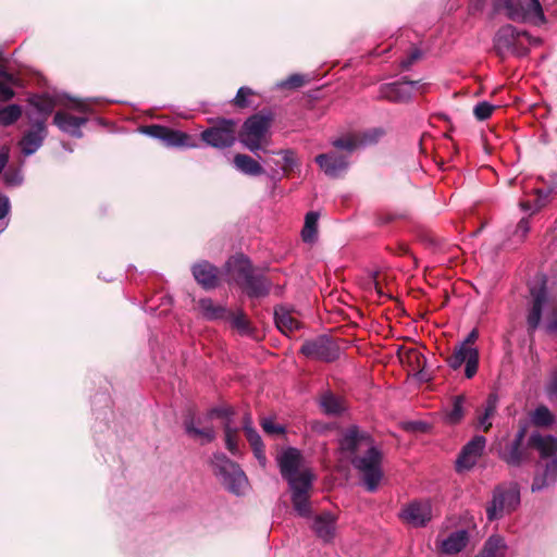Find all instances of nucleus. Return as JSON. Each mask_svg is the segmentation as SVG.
I'll return each instance as SVG.
<instances>
[{
	"label": "nucleus",
	"mask_w": 557,
	"mask_h": 557,
	"mask_svg": "<svg viewBox=\"0 0 557 557\" xmlns=\"http://www.w3.org/2000/svg\"><path fill=\"white\" fill-rule=\"evenodd\" d=\"M552 190L550 189H536L535 190V198L533 201H522L520 203L522 210L524 211H532L535 212L540 210L542 207H544L549 198Z\"/></svg>",
	"instance_id": "obj_36"
},
{
	"label": "nucleus",
	"mask_w": 557,
	"mask_h": 557,
	"mask_svg": "<svg viewBox=\"0 0 557 557\" xmlns=\"http://www.w3.org/2000/svg\"><path fill=\"white\" fill-rule=\"evenodd\" d=\"M304 83H305V77L302 75L293 74L288 78H286L285 81L281 82L278 84V87H282V88H298V87L302 86Z\"/></svg>",
	"instance_id": "obj_51"
},
{
	"label": "nucleus",
	"mask_w": 557,
	"mask_h": 557,
	"mask_svg": "<svg viewBox=\"0 0 557 557\" xmlns=\"http://www.w3.org/2000/svg\"><path fill=\"white\" fill-rule=\"evenodd\" d=\"M201 139L214 148H228L236 140V122L223 119L210 128L201 133Z\"/></svg>",
	"instance_id": "obj_12"
},
{
	"label": "nucleus",
	"mask_w": 557,
	"mask_h": 557,
	"mask_svg": "<svg viewBox=\"0 0 557 557\" xmlns=\"http://www.w3.org/2000/svg\"><path fill=\"white\" fill-rule=\"evenodd\" d=\"M71 111L88 113L90 104L87 100L72 99L64 109L55 112L53 117L54 125L63 133L76 138L83 137L82 127L88 122L87 116H76Z\"/></svg>",
	"instance_id": "obj_8"
},
{
	"label": "nucleus",
	"mask_w": 557,
	"mask_h": 557,
	"mask_svg": "<svg viewBox=\"0 0 557 557\" xmlns=\"http://www.w3.org/2000/svg\"><path fill=\"white\" fill-rule=\"evenodd\" d=\"M32 103L41 116L38 121H45L57 106L55 101L49 96H37L32 100Z\"/></svg>",
	"instance_id": "obj_37"
},
{
	"label": "nucleus",
	"mask_w": 557,
	"mask_h": 557,
	"mask_svg": "<svg viewBox=\"0 0 557 557\" xmlns=\"http://www.w3.org/2000/svg\"><path fill=\"white\" fill-rule=\"evenodd\" d=\"M243 429L251 447L263 444L261 436L252 426L251 418L248 414L245 416Z\"/></svg>",
	"instance_id": "obj_41"
},
{
	"label": "nucleus",
	"mask_w": 557,
	"mask_h": 557,
	"mask_svg": "<svg viewBox=\"0 0 557 557\" xmlns=\"http://www.w3.org/2000/svg\"><path fill=\"white\" fill-rule=\"evenodd\" d=\"M251 95H253L252 89H250L249 87H240L238 89L235 98L233 99V102L236 107L246 108V107L250 106V102L248 101V97Z\"/></svg>",
	"instance_id": "obj_47"
},
{
	"label": "nucleus",
	"mask_w": 557,
	"mask_h": 557,
	"mask_svg": "<svg viewBox=\"0 0 557 557\" xmlns=\"http://www.w3.org/2000/svg\"><path fill=\"white\" fill-rule=\"evenodd\" d=\"M270 114L257 113L248 117L238 134L239 141L251 152L262 149L271 127Z\"/></svg>",
	"instance_id": "obj_10"
},
{
	"label": "nucleus",
	"mask_w": 557,
	"mask_h": 557,
	"mask_svg": "<svg viewBox=\"0 0 557 557\" xmlns=\"http://www.w3.org/2000/svg\"><path fill=\"white\" fill-rule=\"evenodd\" d=\"M421 57V51L419 49H413L411 53L400 62V65L404 70H408L418 59Z\"/></svg>",
	"instance_id": "obj_55"
},
{
	"label": "nucleus",
	"mask_w": 557,
	"mask_h": 557,
	"mask_svg": "<svg viewBox=\"0 0 557 557\" xmlns=\"http://www.w3.org/2000/svg\"><path fill=\"white\" fill-rule=\"evenodd\" d=\"M531 422L536 426H549L555 422L552 411L544 405L534 409L530 416Z\"/></svg>",
	"instance_id": "obj_35"
},
{
	"label": "nucleus",
	"mask_w": 557,
	"mask_h": 557,
	"mask_svg": "<svg viewBox=\"0 0 557 557\" xmlns=\"http://www.w3.org/2000/svg\"><path fill=\"white\" fill-rule=\"evenodd\" d=\"M492 417L487 416L485 412L481 414L478 419L479 426L483 429L484 432H486L492 426Z\"/></svg>",
	"instance_id": "obj_57"
},
{
	"label": "nucleus",
	"mask_w": 557,
	"mask_h": 557,
	"mask_svg": "<svg viewBox=\"0 0 557 557\" xmlns=\"http://www.w3.org/2000/svg\"><path fill=\"white\" fill-rule=\"evenodd\" d=\"M9 160V148L5 146L0 147V173L5 168Z\"/></svg>",
	"instance_id": "obj_59"
},
{
	"label": "nucleus",
	"mask_w": 557,
	"mask_h": 557,
	"mask_svg": "<svg viewBox=\"0 0 557 557\" xmlns=\"http://www.w3.org/2000/svg\"><path fill=\"white\" fill-rule=\"evenodd\" d=\"M319 214L310 211L306 214L301 237L306 243H312L317 238Z\"/></svg>",
	"instance_id": "obj_34"
},
{
	"label": "nucleus",
	"mask_w": 557,
	"mask_h": 557,
	"mask_svg": "<svg viewBox=\"0 0 557 557\" xmlns=\"http://www.w3.org/2000/svg\"><path fill=\"white\" fill-rule=\"evenodd\" d=\"M468 542V531L457 530L442 541L441 550L447 555L458 554L467 546Z\"/></svg>",
	"instance_id": "obj_28"
},
{
	"label": "nucleus",
	"mask_w": 557,
	"mask_h": 557,
	"mask_svg": "<svg viewBox=\"0 0 557 557\" xmlns=\"http://www.w3.org/2000/svg\"><path fill=\"white\" fill-rule=\"evenodd\" d=\"M529 445L539 451L540 461H546L557 457V437L541 432H532Z\"/></svg>",
	"instance_id": "obj_21"
},
{
	"label": "nucleus",
	"mask_w": 557,
	"mask_h": 557,
	"mask_svg": "<svg viewBox=\"0 0 557 557\" xmlns=\"http://www.w3.org/2000/svg\"><path fill=\"white\" fill-rule=\"evenodd\" d=\"M9 226V220H0V234Z\"/></svg>",
	"instance_id": "obj_61"
},
{
	"label": "nucleus",
	"mask_w": 557,
	"mask_h": 557,
	"mask_svg": "<svg viewBox=\"0 0 557 557\" xmlns=\"http://www.w3.org/2000/svg\"><path fill=\"white\" fill-rule=\"evenodd\" d=\"M201 314L208 320H225L228 310L210 298L200 299L198 302Z\"/></svg>",
	"instance_id": "obj_32"
},
{
	"label": "nucleus",
	"mask_w": 557,
	"mask_h": 557,
	"mask_svg": "<svg viewBox=\"0 0 557 557\" xmlns=\"http://www.w3.org/2000/svg\"><path fill=\"white\" fill-rule=\"evenodd\" d=\"M419 87V81L403 79L381 85L379 96L392 102H407Z\"/></svg>",
	"instance_id": "obj_15"
},
{
	"label": "nucleus",
	"mask_w": 557,
	"mask_h": 557,
	"mask_svg": "<svg viewBox=\"0 0 557 557\" xmlns=\"http://www.w3.org/2000/svg\"><path fill=\"white\" fill-rule=\"evenodd\" d=\"M544 392L549 401L557 400V369L550 371L544 386Z\"/></svg>",
	"instance_id": "obj_43"
},
{
	"label": "nucleus",
	"mask_w": 557,
	"mask_h": 557,
	"mask_svg": "<svg viewBox=\"0 0 557 557\" xmlns=\"http://www.w3.org/2000/svg\"><path fill=\"white\" fill-rule=\"evenodd\" d=\"M143 133L160 139L168 147L196 148L197 145L190 140L189 135L184 132L171 129L162 125H150L143 128Z\"/></svg>",
	"instance_id": "obj_13"
},
{
	"label": "nucleus",
	"mask_w": 557,
	"mask_h": 557,
	"mask_svg": "<svg viewBox=\"0 0 557 557\" xmlns=\"http://www.w3.org/2000/svg\"><path fill=\"white\" fill-rule=\"evenodd\" d=\"M525 431L520 429L515 438L508 443L500 451L499 457L511 467H519L525 458L524 449L522 447Z\"/></svg>",
	"instance_id": "obj_23"
},
{
	"label": "nucleus",
	"mask_w": 557,
	"mask_h": 557,
	"mask_svg": "<svg viewBox=\"0 0 557 557\" xmlns=\"http://www.w3.org/2000/svg\"><path fill=\"white\" fill-rule=\"evenodd\" d=\"M507 549L505 537L493 534L484 542L481 552L475 557H506Z\"/></svg>",
	"instance_id": "obj_29"
},
{
	"label": "nucleus",
	"mask_w": 557,
	"mask_h": 557,
	"mask_svg": "<svg viewBox=\"0 0 557 557\" xmlns=\"http://www.w3.org/2000/svg\"><path fill=\"white\" fill-rule=\"evenodd\" d=\"M530 231V223L527 218H522L516 226L513 232V242L521 243Z\"/></svg>",
	"instance_id": "obj_48"
},
{
	"label": "nucleus",
	"mask_w": 557,
	"mask_h": 557,
	"mask_svg": "<svg viewBox=\"0 0 557 557\" xmlns=\"http://www.w3.org/2000/svg\"><path fill=\"white\" fill-rule=\"evenodd\" d=\"M496 409H497V396L494 394H491L486 400V404L484 407V412L487 416L493 418L496 412Z\"/></svg>",
	"instance_id": "obj_54"
},
{
	"label": "nucleus",
	"mask_w": 557,
	"mask_h": 557,
	"mask_svg": "<svg viewBox=\"0 0 557 557\" xmlns=\"http://www.w3.org/2000/svg\"><path fill=\"white\" fill-rule=\"evenodd\" d=\"M228 278L234 281L249 298H261L269 294L271 282L260 269L252 267L243 255L234 256L225 263Z\"/></svg>",
	"instance_id": "obj_2"
},
{
	"label": "nucleus",
	"mask_w": 557,
	"mask_h": 557,
	"mask_svg": "<svg viewBox=\"0 0 557 557\" xmlns=\"http://www.w3.org/2000/svg\"><path fill=\"white\" fill-rule=\"evenodd\" d=\"M339 449L359 473L366 490L375 492L383 479V454L371 435L352 425L343 432Z\"/></svg>",
	"instance_id": "obj_1"
},
{
	"label": "nucleus",
	"mask_w": 557,
	"mask_h": 557,
	"mask_svg": "<svg viewBox=\"0 0 557 557\" xmlns=\"http://www.w3.org/2000/svg\"><path fill=\"white\" fill-rule=\"evenodd\" d=\"M276 153L281 154L283 158V162H284L283 170L284 171L292 170L298 165L296 154L293 150H290V149L280 150Z\"/></svg>",
	"instance_id": "obj_49"
},
{
	"label": "nucleus",
	"mask_w": 557,
	"mask_h": 557,
	"mask_svg": "<svg viewBox=\"0 0 557 557\" xmlns=\"http://www.w3.org/2000/svg\"><path fill=\"white\" fill-rule=\"evenodd\" d=\"M463 396H457L454 400L453 408L447 414V419L450 423H457L461 420L463 416Z\"/></svg>",
	"instance_id": "obj_44"
},
{
	"label": "nucleus",
	"mask_w": 557,
	"mask_h": 557,
	"mask_svg": "<svg viewBox=\"0 0 557 557\" xmlns=\"http://www.w3.org/2000/svg\"><path fill=\"white\" fill-rule=\"evenodd\" d=\"M251 448H252V451H253V455H255L256 459L258 460L260 466L262 468H264L267 466V457H265V454H264V446H263V444L253 446Z\"/></svg>",
	"instance_id": "obj_56"
},
{
	"label": "nucleus",
	"mask_w": 557,
	"mask_h": 557,
	"mask_svg": "<svg viewBox=\"0 0 557 557\" xmlns=\"http://www.w3.org/2000/svg\"><path fill=\"white\" fill-rule=\"evenodd\" d=\"M11 205L9 198L0 193V220H9Z\"/></svg>",
	"instance_id": "obj_53"
},
{
	"label": "nucleus",
	"mask_w": 557,
	"mask_h": 557,
	"mask_svg": "<svg viewBox=\"0 0 557 557\" xmlns=\"http://www.w3.org/2000/svg\"><path fill=\"white\" fill-rule=\"evenodd\" d=\"M225 432V445L231 454L236 455L238 453L237 440H236V429H232L228 424L224 428Z\"/></svg>",
	"instance_id": "obj_46"
},
{
	"label": "nucleus",
	"mask_w": 557,
	"mask_h": 557,
	"mask_svg": "<svg viewBox=\"0 0 557 557\" xmlns=\"http://www.w3.org/2000/svg\"><path fill=\"white\" fill-rule=\"evenodd\" d=\"M545 329L549 333H554L557 331V313L554 312L552 317L547 318Z\"/></svg>",
	"instance_id": "obj_58"
},
{
	"label": "nucleus",
	"mask_w": 557,
	"mask_h": 557,
	"mask_svg": "<svg viewBox=\"0 0 557 557\" xmlns=\"http://www.w3.org/2000/svg\"><path fill=\"white\" fill-rule=\"evenodd\" d=\"M542 39L533 37L525 30L507 24L502 26L493 38V48L497 55L523 58L529 54L530 47L540 46Z\"/></svg>",
	"instance_id": "obj_3"
},
{
	"label": "nucleus",
	"mask_w": 557,
	"mask_h": 557,
	"mask_svg": "<svg viewBox=\"0 0 557 557\" xmlns=\"http://www.w3.org/2000/svg\"><path fill=\"white\" fill-rule=\"evenodd\" d=\"M186 433L191 437H201L205 443L213 441L215 433L211 426L197 428L195 425V419L190 418L185 421Z\"/></svg>",
	"instance_id": "obj_33"
},
{
	"label": "nucleus",
	"mask_w": 557,
	"mask_h": 557,
	"mask_svg": "<svg viewBox=\"0 0 557 557\" xmlns=\"http://www.w3.org/2000/svg\"><path fill=\"white\" fill-rule=\"evenodd\" d=\"M486 446V438L483 435H476L469 441L461 449L457 460L456 470L457 472H463L471 470L480 457L482 456Z\"/></svg>",
	"instance_id": "obj_16"
},
{
	"label": "nucleus",
	"mask_w": 557,
	"mask_h": 557,
	"mask_svg": "<svg viewBox=\"0 0 557 557\" xmlns=\"http://www.w3.org/2000/svg\"><path fill=\"white\" fill-rule=\"evenodd\" d=\"M479 337L476 330H472L467 337L456 345L453 354L446 359L453 370H458L465 363V375L472 379L479 368V350L471 346Z\"/></svg>",
	"instance_id": "obj_9"
},
{
	"label": "nucleus",
	"mask_w": 557,
	"mask_h": 557,
	"mask_svg": "<svg viewBox=\"0 0 557 557\" xmlns=\"http://www.w3.org/2000/svg\"><path fill=\"white\" fill-rule=\"evenodd\" d=\"M529 445L539 451L540 461H546L557 457V437L541 432H532Z\"/></svg>",
	"instance_id": "obj_22"
},
{
	"label": "nucleus",
	"mask_w": 557,
	"mask_h": 557,
	"mask_svg": "<svg viewBox=\"0 0 557 557\" xmlns=\"http://www.w3.org/2000/svg\"><path fill=\"white\" fill-rule=\"evenodd\" d=\"M224 321H228L240 334L249 333V322L242 311L237 313L228 311V317Z\"/></svg>",
	"instance_id": "obj_40"
},
{
	"label": "nucleus",
	"mask_w": 557,
	"mask_h": 557,
	"mask_svg": "<svg viewBox=\"0 0 557 557\" xmlns=\"http://www.w3.org/2000/svg\"><path fill=\"white\" fill-rule=\"evenodd\" d=\"M532 305L528 313V327L529 331H535L541 323L542 312L547 306L548 298L545 286L540 288H531Z\"/></svg>",
	"instance_id": "obj_24"
},
{
	"label": "nucleus",
	"mask_w": 557,
	"mask_h": 557,
	"mask_svg": "<svg viewBox=\"0 0 557 557\" xmlns=\"http://www.w3.org/2000/svg\"><path fill=\"white\" fill-rule=\"evenodd\" d=\"M277 462L282 476L288 486L300 483L301 480H313L309 469H302V456L296 448H287L278 457Z\"/></svg>",
	"instance_id": "obj_11"
},
{
	"label": "nucleus",
	"mask_w": 557,
	"mask_h": 557,
	"mask_svg": "<svg viewBox=\"0 0 557 557\" xmlns=\"http://www.w3.org/2000/svg\"><path fill=\"white\" fill-rule=\"evenodd\" d=\"M234 168L244 175L259 176L264 173L259 162L248 154L237 153L233 158Z\"/></svg>",
	"instance_id": "obj_30"
},
{
	"label": "nucleus",
	"mask_w": 557,
	"mask_h": 557,
	"mask_svg": "<svg viewBox=\"0 0 557 557\" xmlns=\"http://www.w3.org/2000/svg\"><path fill=\"white\" fill-rule=\"evenodd\" d=\"M8 186H18L23 183V174L21 170H8L3 175Z\"/></svg>",
	"instance_id": "obj_50"
},
{
	"label": "nucleus",
	"mask_w": 557,
	"mask_h": 557,
	"mask_svg": "<svg viewBox=\"0 0 557 557\" xmlns=\"http://www.w3.org/2000/svg\"><path fill=\"white\" fill-rule=\"evenodd\" d=\"M274 320L277 329L286 335L298 330L300 326L299 321L283 306L275 308Z\"/></svg>",
	"instance_id": "obj_31"
},
{
	"label": "nucleus",
	"mask_w": 557,
	"mask_h": 557,
	"mask_svg": "<svg viewBox=\"0 0 557 557\" xmlns=\"http://www.w3.org/2000/svg\"><path fill=\"white\" fill-rule=\"evenodd\" d=\"M300 351L308 358L333 361L338 356V347L327 337L320 336L302 344Z\"/></svg>",
	"instance_id": "obj_14"
},
{
	"label": "nucleus",
	"mask_w": 557,
	"mask_h": 557,
	"mask_svg": "<svg viewBox=\"0 0 557 557\" xmlns=\"http://www.w3.org/2000/svg\"><path fill=\"white\" fill-rule=\"evenodd\" d=\"M312 481L307 479L301 480L300 483L289 485L294 509L300 517H309L311 513L309 492L312 487Z\"/></svg>",
	"instance_id": "obj_19"
},
{
	"label": "nucleus",
	"mask_w": 557,
	"mask_h": 557,
	"mask_svg": "<svg viewBox=\"0 0 557 557\" xmlns=\"http://www.w3.org/2000/svg\"><path fill=\"white\" fill-rule=\"evenodd\" d=\"M195 280L206 289L214 288L218 284V269L207 261L193 267Z\"/></svg>",
	"instance_id": "obj_25"
},
{
	"label": "nucleus",
	"mask_w": 557,
	"mask_h": 557,
	"mask_svg": "<svg viewBox=\"0 0 557 557\" xmlns=\"http://www.w3.org/2000/svg\"><path fill=\"white\" fill-rule=\"evenodd\" d=\"M46 121H35L28 132L20 140V147L25 156L35 153L42 145L46 138Z\"/></svg>",
	"instance_id": "obj_20"
},
{
	"label": "nucleus",
	"mask_w": 557,
	"mask_h": 557,
	"mask_svg": "<svg viewBox=\"0 0 557 557\" xmlns=\"http://www.w3.org/2000/svg\"><path fill=\"white\" fill-rule=\"evenodd\" d=\"M334 150L318 154L314 159L323 173L331 178H338L349 168L351 153L358 148L355 135H345L331 141Z\"/></svg>",
	"instance_id": "obj_4"
},
{
	"label": "nucleus",
	"mask_w": 557,
	"mask_h": 557,
	"mask_svg": "<svg viewBox=\"0 0 557 557\" xmlns=\"http://www.w3.org/2000/svg\"><path fill=\"white\" fill-rule=\"evenodd\" d=\"M22 115V108L18 104H9L0 109V125L10 126Z\"/></svg>",
	"instance_id": "obj_38"
},
{
	"label": "nucleus",
	"mask_w": 557,
	"mask_h": 557,
	"mask_svg": "<svg viewBox=\"0 0 557 557\" xmlns=\"http://www.w3.org/2000/svg\"><path fill=\"white\" fill-rule=\"evenodd\" d=\"M384 135L385 131L382 127L368 129L362 134L361 138L358 139V147L360 145L367 146L376 144Z\"/></svg>",
	"instance_id": "obj_42"
},
{
	"label": "nucleus",
	"mask_w": 557,
	"mask_h": 557,
	"mask_svg": "<svg viewBox=\"0 0 557 557\" xmlns=\"http://www.w3.org/2000/svg\"><path fill=\"white\" fill-rule=\"evenodd\" d=\"M557 482V457L546 461H539L533 478L531 491L533 493L544 491Z\"/></svg>",
	"instance_id": "obj_18"
},
{
	"label": "nucleus",
	"mask_w": 557,
	"mask_h": 557,
	"mask_svg": "<svg viewBox=\"0 0 557 557\" xmlns=\"http://www.w3.org/2000/svg\"><path fill=\"white\" fill-rule=\"evenodd\" d=\"M261 425L263 431L270 435L284 433V428L280 424H275L271 418L263 419Z\"/></svg>",
	"instance_id": "obj_52"
},
{
	"label": "nucleus",
	"mask_w": 557,
	"mask_h": 557,
	"mask_svg": "<svg viewBox=\"0 0 557 557\" xmlns=\"http://www.w3.org/2000/svg\"><path fill=\"white\" fill-rule=\"evenodd\" d=\"M227 414V410L225 409H221V408H215V409H212L209 413L210 417L212 416H226Z\"/></svg>",
	"instance_id": "obj_60"
},
{
	"label": "nucleus",
	"mask_w": 557,
	"mask_h": 557,
	"mask_svg": "<svg viewBox=\"0 0 557 557\" xmlns=\"http://www.w3.org/2000/svg\"><path fill=\"white\" fill-rule=\"evenodd\" d=\"M22 87L20 77L0 64V102L10 101L15 97L14 88Z\"/></svg>",
	"instance_id": "obj_26"
},
{
	"label": "nucleus",
	"mask_w": 557,
	"mask_h": 557,
	"mask_svg": "<svg viewBox=\"0 0 557 557\" xmlns=\"http://www.w3.org/2000/svg\"><path fill=\"white\" fill-rule=\"evenodd\" d=\"M320 405L323 411L327 414H338L344 410V406L339 398L335 397L331 393L322 395Z\"/></svg>",
	"instance_id": "obj_39"
},
{
	"label": "nucleus",
	"mask_w": 557,
	"mask_h": 557,
	"mask_svg": "<svg viewBox=\"0 0 557 557\" xmlns=\"http://www.w3.org/2000/svg\"><path fill=\"white\" fill-rule=\"evenodd\" d=\"M418 376H419V380H429V377L426 376V374L424 373L423 370H421L419 373H418Z\"/></svg>",
	"instance_id": "obj_62"
},
{
	"label": "nucleus",
	"mask_w": 557,
	"mask_h": 557,
	"mask_svg": "<svg viewBox=\"0 0 557 557\" xmlns=\"http://www.w3.org/2000/svg\"><path fill=\"white\" fill-rule=\"evenodd\" d=\"M399 517L412 527H424L432 519L431 503L429 500H413L404 506Z\"/></svg>",
	"instance_id": "obj_17"
},
{
	"label": "nucleus",
	"mask_w": 557,
	"mask_h": 557,
	"mask_svg": "<svg viewBox=\"0 0 557 557\" xmlns=\"http://www.w3.org/2000/svg\"><path fill=\"white\" fill-rule=\"evenodd\" d=\"M212 465L215 468V473L221 478L225 488L237 495H245L249 491V481L242 468L223 453L213 455Z\"/></svg>",
	"instance_id": "obj_6"
},
{
	"label": "nucleus",
	"mask_w": 557,
	"mask_h": 557,
	"mask_svg": "<svg viewBox=\"0 0 557 557\" xmlns=\"http://www.w3.org/2000/svg\"><path fill=\"white\" fill-rule=\"evenodd\" d=\"M495 108V106L487 101H481L473 108V114L479 121H484L492 115Z\"/></svg>",
	"instance_id": "obj_45"
},
{
	"label": "nucleus",
	"mask_w": 557,
	"mask_h": 557,
	"mask_svg": "<svg viewBox=\"0 0 557 557\" xmlns=\"http://www.w3.org/2000/svg\"><path fill=\"white\" fill-rule=\"evenodd\" d=\"M494 9L497 12H504L509 20L518 23L529 22L541 25L546 21L539 0H530L529 3H523L521 0H495Z\"/></svg>",
	"instance_id": "obj_7"
},
{
	"label": "nucleus",
	"mask_w": 557,
	"mask_h": 557,
	"mask_svg": "<svg viewBox=\"0 0 557 557\" xmlns=\"http://www.w3.org/2000/svg\"><path fill=\"white\" fill-rule=\"evenodd\" d=\"M312 529L317 536L324 542H330L335 534V518L330 512H323L317 516L312 523Z\"/></svg>",
	"instance_id": "obj_27"
},
{
	"label": "nucleus",
	"mask_w": 557,
	"mask_h": 557,
	"mask_svg": "<svg viewBox=\"0 0 557 557\" xmlns=\"http://www.w3.org/2000/svg\"><path fill=\"white\" fill-rule=\"evenodd\" d=\"M519 485L515 482L497 485L492 493V499L486 505V518L495 521L516 511L520 506Z\"/></svg>",
	"instance_id": "obj_5"
}]
</instances>
